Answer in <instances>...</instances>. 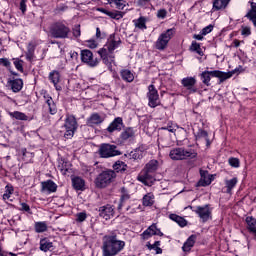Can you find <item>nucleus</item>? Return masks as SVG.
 Returning a JSON list of instances; mask_svg holds the SVG:
<instances>
[{
	"label": "nucleus",
	"mask_w": 256,
	"mask_h": 256,
	"mask_svg": "<svg viewBox=\"0 0 256 256\" xmlns=\"http://www.w3.org/2000/svg\"><path fill=\"white\" fill-rule=\"evenodd\" d=\"M102 241V256H116L125 249V241L119 240L115 233L105 235Z\"/></svg>",
	"instance_id": "nucleus-1"
},
{
	"label": "nucleus",
	"mask_w": 256,
	"mask_h": 256,
	"mask_svg": "<svg viewBox=\"0 0 256 256\" xmlns=\"http://www.w3.org/2000/svg\"><path fill=\"white\" fill-rule=\"evenodd\" d=\"M119 45H121V38H117L115 37V34H111L108 38L107 44L98 51V54L105 65L111 66V64L115 61L113 51H115Z\"/></svg>",
	"instance_id": "nucleus-2"
},
{
	"label": "nucleus",
	"mask_w": 256,
	"mask_h": 256,
	"mask_svg": "<svg viewBox=\"0 0 256 256\" xmlns=\"http://www.w3.org/2000/svg\"><path fill=\"white\" fill-rule=\"evenodd\" d=\"M235 73H239V69H234L230 72H223L219 70H213V71H204L200 74L201 81L204 83V85H211V77H217L219 79L220 83H223V81H227V79H231Z\"/></svg>",
	"instance_id": "nucleus-3"
},
{
	"label": "nucleus",
	"mask_w": 256,
	"mask_h": 256,
	"mask_svg": "<svg viewBox=\"0 0 256 256\" xmlns=\"http://www.w3.org/2000/svg\"><path fill=\"white\" fill-rule=\"evenodd\" d=\"M169 157L172 161H185L187 159H195L197 152L193 149H186L185 147H176L170 150Z\"/></svg>",
	"instance_id": "nucleus-4"
},
{
	"label": "nucleus",
	"mask_w": 256,
	"mask_h": 256,
	"mask_svg": "<svg viewBox=\"0 0 256 256\" xmlns=\"http://www.w3.org/2000/svg\"><path fill=\"white\" fill-rule=\"evenodd\" d=\"M117 177V174L113 170H106L100 173L95 179V185L98 189H105L113 183V179Z\"/></svg>",
	"instance_id": "nucleus-5"
},
{
	"label": "nucleus",
	"mask_w": 256,
	"mask_h": 256,
	"mask_svg": "<svg viewBox=\"0 0 256 256\" xmlns=\"http://www.w3.org/2000/svg\"><path fill=\"white\" fill-rule=\"evenodd\" d=\"M173 35H175V28H170L163 32L155 43L156 49H158V51H164V49H167V45H169V41H171Z\"/></svg>",
	"instance_id": "nucleus-6"
},
{
	"label": "nucleus",
	"mask_w": 256,
	"mask_h": 256,
	"mask_svg": "<svg viewBox=\"0 0 256 256\" xmlns=\"http://www.w3.org/2000/svg\"><path fill=\"white\" fill-rule=\"evenodd\" d=\"M69 27L63 23H56L52 26L50 33L54 39H67L70 33Z\"/></svg>",
	"instance_id": "nucleus-7"
},
{
	"label": "nucleus",
	"mask_w": 256,
	"mask_h": 256,
	"mask_svg": "<svg viewBox=\"0 0 256 256\" xmlns=\"http://www.w3.org/2000/svg\"><path fill=\"white\" fill-rule=\"evenodd\" d=\"M64 137L65 139H71L75 132L77 131V119L73 115H68L64 123Z\"/></svg>",
	"instance_id": "nucleus-8"
},
{
	"label": "nucleus",
	"mask_w": 256,
	"mask_h": 256,
	"mask_svg": "<svg viewBox=\"0 0 256 256\" xmlns=\"http://www.w3.org/2000/svg\"><path fill=\"white\" fill-rule=\"evenodd\" d=\"M100 157L109 159V157H117L121 152L117 150V146L111 144H102L99 149Z\"/></svg>",
	"instance_id": "nucleus-9"
},
{
	"label": "nucleus",
	"mask_w": 256,
	"mask_h": 256,
	"mask_svg": "<svg viewBox=\"0 0 256 256\" xmlns=\"http://www.w3.org/2000/svg\"><path fill=\"white\" fill-rule=\"evenodd\" d=\"M189 208L202 219L203 223L209 221V218L211 217V208H209V204L197 206L196 209H193V206H189Z\"/></svg>",
	"instance_id": "nucleus-10"
},
{
	"label": "nucleus",
	"mask_w": 256,
	"mask_h": 256,
	"mask_svg": "<svg viewBox=\"0 0 256 256\" xmlns=\"http://www.w3.org/2000/svg\"><path fill=\"white\" fill-rule=\"evenodd\" d=\"M118 141L120 145L135 141V130L131 127H125L123 131L120 133Z\"/></svg>",
	"instance_id": "nucleus-11"
},
{
	"label": "nucleus",
	"mask_w": 256,
	"mask_h": 256,
	"mask_svg": "<svg viewBox=\"0 0 256 256\" xmlns=\"http://www.w3.org/2000/svg\"><path fill=\"white\" fill-rule=\"evenodd\" d=\"M147 97L149 99V107L155 108L159 105V92L155 89V85L151 84L148 86Z\"/></svg>",
	"instance_id": "nucleus-12"
},
{
	"label": "nucleus",
	"mask_w": 256,
	"mask_h": 256,
	"mask_svg": "<svg viewBox=\"0 0 256 256\" xmlns=\"http://www.w3.org/2000/svg\"><path fill=\"white\" fill-rule=\"evenodd\" d=\"M81 61L89 65V67H97L99 60L93 58V52L91 50L84 49L81 51Z\"/></svg>",
	"instance_id": "nucleus-13"
},
{
	"label": "nucleus",
	"mask_w": 256,
	"mask_h": 256,
	"mask_svg": "<svg viewBox=\"0 0 256 256\" xmlns=\"http://www.w3.org/2000/svg\"><path fill=\"white\" fill-rule=\"evenodd\" d=\"M100 217L109 221L115 215V208L111 204L104 205L98 209Z\"/></svg>",
	"instance_id": "nucleus-14"
},
{
	"label": "nucleus",
	"mask_w": 256,
	"mask_h": 256,
	"mask_svg": "<svg viewBox=\"0 0 256 256\" xmlns=\"http://www.w3.org/2000/svg\"><path fill=\"white\" fill-rule=\"evenodd\" d=\"M125 129V124L123 123V118L116 117L110 125L107 127L108 133H115V131H121Z\"/></svg>",
	"instance_id": "nucleus-15"
},
{
	"label": "nucleus",
	"mask_w": 256,
	"mask_h": 256,
	"mask_svg": "<svg viewBox=\"0 0 256 256\" xmlns=\"http://www.w3.org/2000/svg\"><path fill=\"white\" fill-rule=\"evenodd\" d=\"M181 83L185 89L190 91V93H196L195 85L197 84V79L195 77H186L181 80Z\"/></svg>",
	"instance_id": "nucleus-16"
},
{
	"label": "nucleus",
	"mask_w": 256,
	"mask_h": 256,
	"mask_svg": "<svg viewBox=\"0 0 256 256\" xmlns=\"http://www.w3.org/2000/svg\"><path fill=\"white\" fill-rule=\"evenodd\" d=\"M8 85L11 87L13 93H19L23 89V79L14 78L8 81Z\"/></svg>",
	"instance_id": "nucleus-17"
},
{
	"label": "nucleus",
	"mask_w": 256,
	"mask_h": 256,
	"mask_svg": "<svg viewBox=\"0 0 256 256\" xmlns=\"http://www.w3.org/2000/svg\"><path fill=\"white\" fill-rule=\"evenodd\" d=\"M200 176L201 179L198 182V185L200 187H207L209 186V184L211 183V175H209V171L207 170H200Z\"/></svg>",
	"instance_id": "nucleus-18"
},
{
	"label": "nucleus",
	"mask_w": 256,
	"mask_h": 256,
	"mask_svg": "<svg viewBox=\"0 0 256 256\" xmlns=\"http://www.w3.org/2000/svg\"><path fill=\"white\" fill-rule=\"evenodd\" d=\"M72 187L75 191H85V180L79 176L73 177Z\"/></svg>",
	"instance_id": "nucleus-19"
},
{
	"label": "nucleus",
	"mask_w": 256,
	"mask_h": 256,
	"mask_svg": "<svg viewBox=\"0 0 256 256\" xmlns=\"http://www.w3.org/2000/svg\"><path fill=\"white\" fill-rule=\"evenodd\" d=\"M41 191H47L48 193H55L57 191V184L53 180H47L41 183Z\"/></svg>",
	"instance_id": "nucleus-20"
},
{
	"label": "nucleus",
	"mask_w": 256,
	"mask_h": 256,
	"mask_svg": "<svg viewBox=\"0 0 256 256\" xmlns=\"http://www.w3.org/2000/svg\"><path fill=\"white\" fill-rule=\"evenodd\" d=\"M151 173L152 172L143 170L141 174L138 176V181H140L141 183H144V185H149V183H153L154 179Z\"/></svg>",
	"instance_id": "nucleus-21"
},
{
	"label": "nucleus",
	"mask_w": 256,
	"mask_h": 256,
	"mask_svg": "<svg viewBox=\"0 0 256 256\" xmlns=\"http://www.w3.org/2000/svg\"><path fill=\"white\" fill-rule=\"evenodd\" d=\"M104 119L99 115V113H93L87 120V125L89 127H93V125H101L103 123Z\"/></svg>",
	"instance_id": "nucleus-22"
},
{
	"label": "nucleus",
	"mask_w": 256,
	"mask_h": 256,
	"mask_svg": "<svg viewBox=\"0 0 256 256\" xmlns=\"http://www.w3.org/2000/svg\"><path fill=\"white\" fill-rule=\"evenodd\" d=\"M195 138L196 141H205L207 147H209V145H211V142L209 141V134L207 133V131L203 130V129H199L198 132L195 134Z\"/></svg>",
	"instance_id": "nucleus-23"
},
{
	"label": "nucleus",
	"mask_w": 256,
	"mask_h": 256,
	"mask_svg": "<svg viewBox=\"0 0 256 256\" xmlns=\"http://www.w3.org/2000/svg\"><path fill=\"white\" fill-rule=\"evenodd\" d=\"M195 241H197V236L191 235L182 246V251H184L185 253H189V251H191V248L195 245Z\"/></svg>",
	"instance_id": "nucleus-24"
},
{
	"label": "nucleus",
	"mask_w": 256,
	"mask_h": 256,
	"mask_svg": "<svg viewBox=\"0 0 256 256\" xmlns=\"http://www.w3.org/2000/svg\"><path fill=\"white\" fill-rule=\"evenodd\" d=\"M157 224H152L149 226L142 234V239L147 240L150 237H153L157 233Z\"/></svg>",
	"instance_id": "nucleus-25"
},
{
	"label": "nucleus",
	"mask_w": 256,
	"mask_h": 256,
	"mask_svg": "<svg viewBox=\"0 0 256 256\" xmlns=\"http://www.w3.org/2000/svg\"><path fill=\"white\" fill-rule=\"evenodd\" d=\"M44 97L46 99V107L48 108L50 115H55L57 113V105H55V101H53L51 96Z\"/></svg>",
	"instance_id": "nucleus-26"
},
{
	"label": "nucleus",
	"mask_w": 256,
	"mask_h": 256,
	"mask_svg": "<svg viewBox=\"0 0 256 256\" xmlns=\"http://www.w3.org/2000/svg\"><path fill=\"white\" fill-rule=\"evenodd\" d=\"M245 17H247V19H249V21L253 23L254 27H256V3L255 2H251V9L248 11Z\"/></svg>",
	"instance_id": "nucleus-27"
},
{
	"label": "nucleus",
	"mask_w": 256,
	"mask_h": 256,
	"mask_svg": "<svg viewBox=\"0 0 256 256\" xmlns=\"http://www.w3.org/2000/svg\"><path fill=\"white\" fill-rule=\"evenodd\" d=\"M53 249V242H51L47 238H43L40 240V251L47 253V251H51Z\"/></svg>",
	"instance_id": "nucleus-28"
},
{
	"label": "nucleus",
	"mask_w": 256,
	"mask_h": 256,
	"mask_svg": "<svg viewBox=\"0 0 256 256\" xmlns=\"http://www.w3.org/2000/svg\"><path fill=\"white\" fill-rule=\"evenodd\" d=\"M246 223L248 225L247 229L250 233L256 237V219L253 216L246 217Z\"/></svg>",
	"instance_id": "nucleus-29"
},
{
	"label": "nucleus",
	"mask_w": 256,
	"mask_h": 256,
	"mask_svg": "<svg viewBox=\"0 0 256 256\" xmlns=\"http://www.w3.org/2000/svg\"><path fill=\"white\" fill-rule=\"evenodd\" d=\"M231 0H213V10L220 11V9H225Z\"/></svg>",
	"instance_id": "nucleus-30"
},
{
	"label": "nucleus",
	"mask_w": 256,
	"mask_h": 256,
	"mask_svg": "<svg viewBox=\"0 0 256 256\" xmlns=\"http://www.w3.org/2000/svg\"><path fill=\"white\" fill-rule=\"evenodd\" d=\"M159 168V161L157 160H150L145 168L144 171H147L148 173H155V171H157V169Z\"/></svg>",
	"instance_id": "nucleus-31"
},
{
	"label": "nucleus",
	"mask_w": 256,
	"mask_h": 256,
	"mask_svg": "<svg viewBox=\"0 0 256 256\" xmlns=\"http://www.w3.org/2000/svg\"><path fill=\"white\" fill-rule=\"evenodd\" d=\"M169 219H171V221H175V223H177L180 227H187V220L177 214H170Z\"/></svg>",
	"instance_id": "nucleus-32"
},
{
	"label": "nucleus",
	"mask_w": 256,
	"mask_h": 256,
	"mask_svg": "<svg viewBox=\"0 0 256 256\" xmlns=\"http://www.w3.org/2000/svg\"><path fill=\"white\" fill-rule=\"evenodd\" d=\"M113 169L116 171V173H125L127 171V164L121 160H118L113 165Z\"/></svg>",
	"instance_id": "nucleus-33"
},
{
	"label": "nucleus",
	"mask_w": 256,
	"mask_h": 256,
	"mask_svg": "<svg viewBox=\"0 0 256 256\" xmlns=\"http://www.w3.org/2000/svg\"><path fill=\"white\" fill-rule=\"evenodd\" d=\"M142 203L144 207H151L155 203V196L151 193L146 194L143 197Z\"/></svg>",
	"instance_id": "nucleus-34"
},
{
	"label": "nucleus",
	"mask_w": 256,
	"mask_h": 256,
	"mask_svg": "<svg viewBox=\"0 0 256 256\" xmlns=\"http://www.w3.org/2000/svg\"><path fill=\"white\" fill-rule=\"evenodd\" d=\"M237 183H238L237 177H234L230 180H225L226 193H231V191L235 189V186L237 185Z\"/></svg>",
	"instance_id": "nucleus-35"
},
{
	"label": "nucleus",
	"mask_w": 256,
	"mask_h": 256,
	"mask_svg": "<svg viewBox=\"0 0 256 256\" xmlns=\"http://www.w3.org/2000/svg\"><path fill=\"white\" fill-rule=\"evenodd\" d=\"M121 77L123 81H126L127 83H133L135 79V76L130 72V70H122Z\"/></svg>",
	"instance_id": "nucleus-36"
},
{
	"label": "nucleus",
	"mask_w": 256,
	"mask_h": 256,
	"mask_svg": "<svg viewBox=\"0 0 256 256\" xmlns=\"http://www.w3.org/2000/svg\"><path fill=\"white\" fill-rule=\"evenodd\" d=\"M10 117L17 119L18 121H27V119H29V116H26L25 113L20 111L10 112Z\"/></svg>",
	"instance_id": "nucleus-37"
},
{
	"label": "nucleus",
	"mask_w": 256,
	"mask_h": 256,
	"mask_svg": "<svg viewBox=\"0 0 256 256\" xmlns=\"http://www.w3.org/2000/svg\"><path fill=\"white\" fill-rule=\"evenodd\" d=\"M49 79L53 83V85L56 87V89L59 91V88L57 87V83H59L60 75L57 71H53L49 74Z\"/></svg>",
	"instance_id": "nucleus-38"
},
{
	"label": "nucleus",
	"mask_w": 256,
	"mask_h": 256,
	"mask_svg": "<svg viewBox=\"0 0 256 256\" xmlns=\"http://www.w3.org/2000/svg\"><path fill=\"white\" fill-rule=\"evenodd\" d=\"M125 157H127V159H134L137 161V159H141L143 155L141 154V151L133 150L130 153L125 154Z\"/></svg>",
	"instance_id": "nucleus-39"
},
{
	"label": "nucleus",
	"mask_w": 256,
	"mask_h": 256,
	"mask_svg": "<svg viewBox=\"0 0 256 256\" xmlns=\"http://www.w3.org/2000/svg\"><path fill=\"white\" fill-rule=\"evenodd\" d=\"M106 15L110 17V19H116V21H119V19H123V13L119 11H109L106 12Z\"/></svg>",
	"instance_id": "nucleus-40"
},
{
	"label": "nucleus",
	"mask_w": 256,
	"mask_h": 256,
	"mask_svg": "<svg viewBox=\"0 0 256 256\" xmlns=\"http://www.w3.org/2000/svg\"><path fill=\"white\" fill-rule=\"evenodd\" d=\"M35 231H36V233H45V231H47V223L46 222H36L35 223Z\"/></svg>",
	"instance_id": "nucleus-41"
},
{
	"label": "nucleus",
	"mask_w": 256,
	"mask_h": 256,
	"mask_svg": "<svg viewBox=\"0 0 256 256\" xmlns=\"http://www.w3.org/2000/svg\"><path fill=\"white\" fill-rule=\"evenodd\" d=\"M146 21L145 17H140L137 20H134L135 27L138 29H147V25L145 24Z\"/></svg>",
	"instance_id": "nucleus-42"
},
{
	"label": "nucleus",
	"mask_w": 256,
	"mask_h": 256,
	"mask_svg": "<svg viewBox=\"0 0 256 256\" xmlns=\"http://www.w3.org/2000/svg\"><path fill=\"white\" fill-rule=\"evenodd\" d=\"M109 3H115L116 9L123 10L125 9V1L123 0H109Z\"/></svg>",
	"instance_id": "nucleus-43"
},
{
	"label": "nucleus",
	"mask_w": 256,
	"mask_h": 256,
	"mask_svg": "<svg viewBox=\"0 0 256 256\" xmlns=\"http://www.w3.org/2000/svg\"><path fill=\"white\" fill-rule=\"evenodd\" d=\"M14 66L17 69V71H20V73H23V60L16 59L14 61Z\"/></svg>",
	"instance_id": "nucleus-44"
},
{
	"label": "nucleus",
	"mask_w": 256,
	"mask_h": 256,
	"mask_svg": "<svg viewBox=\"0 0 256 256\" xmlns=\"http://www.w3.org/2000/svg\"><path fill=\"white\" fill-rule=\"evenodd\" d=\"M228 163L231 167H235V168L239 167V165H240L239 159L238 158H233V157L229 158Z\"/></svg>",
	"instance_id": "nucleus-45"
},
{
	"label": "nucleus",
	"mask_w": 256,
	"mask_h": 256,
	"mask_svg": "<svg viewBox=\"0 0 256 256\" xmlns=\"http://www.w3.org/2000/svg\"><path fill=\"white\" fill-rule=\"evenodd\" d=\"M241 35H243L244 37H249V35H251V27L242 26Z\"/></svg>",
	"instance_id": "nucleus-46"
},
{
	"label": "nucleus",
	"mask_w": 256,
	"mask_h": 256,
	"mask_svg": "<svg viewBox=\"0 0 256 256\" xmlns=\"http://www.w3.org/2000/svg\"><path fill=\"white\" fill-rule=\"evenodd\" d=\"M72 33L74 37H81V25H75Z\"/></svg>",
	"instance_id": "nucleus-47"
},
{
	"label": "nucleus",
	"mask_w": 256,
	"mask_h": 256,
	"mask_svg": "<svg viewBox=\"0 0 256 256\" xmlns=\"http://www.w3.org/2000/svg\"><path fill=\"white\" fill-rule=\"evenodd\" d=\"M0 65L9 69V67H11V62L8 58H0Z\"/></svg>",
	"instance_id": "nucleus-48"
},
{
	"label": "nucleus",
	"mask_w": 256,
	"mask_h": 256,
	"mask_svg": "<svg viewBox=\"0 0 256 256\" xmlns=\"http://www.w3.org/2000/svg\"><path fill=\"white\" fill-rule=\"evenodd\" d=\"M158 19H165L167 17V10L166 9H160L157 12Z\"/></svg>",
	"instance_id": "nucleus-49"
},
{
	"label": "nucleus",
	"mask_w": 256,
	"mask_h": 256,
	"mask_svg": "<svg viewBox=\"0 0 256 256\" xmlns=\"http://www.w3.org/2000/svg\"><path fill=\"white\" fill-rule=\"evenodd\" d=\"M201 48V44L197 43V41H192V44L190 46V51H197Z\"/></svg>",
	"instance_id": "nucleus-50"
},
{
	"label": "nucleus",
	"mask_w": 256,
	"mask_h": 256,
	"mask_svg": "<svg viewBox=\"0 0 256 256\" xmlns=\"http://www.w3.org/2000/svg\"><path fill=\"white\" fill-rule=\"evenodd\" d=\"M85 219H87V213L80 212L77 214V221H79L80 223H83V221H85Z\"/></svg>",
	"instance_id": "nucleus-51"
},
{
	"label": "nucleus",
	"mask_w": 256,
	"mask_h": 256,
	"mask_svg": "<svg viewBox=\"0 0 256 256\" xmlns=\"http://www.w3.org/2000/svg\"><path fill=\"white\" fill-rule=\"evenodd\" d=\"M211 31H213V25H208L202 29L201 33L202 35H208Z\"/></svg>",
	"instance_id": "nucleus-52"
},
{
	"label": "nucleus",
	"mask_w": 256,
	"mask_h": 256,
	"mask_svg": "<svg viewBox=\"0 0 256 256\" xmlns=\"http://www.w3.org/2000/svg\"><path fill=\"white\" fill-rule=\"evenodd\" d=\"M161 245V241H155L154 244L148 243L147 248L151 251L153 249H157Z\"/></svg>",
	"instance_id": "nucleus-53"
},
{
	"label": "nucleus",
	"mask_w": 256,
	"mask_h": 256,
	"mask_svg": "<svg viewBox=\"0 0 256 256\" xmlns=\"http://www.w3.org/2000/svg\"><path fill=\"white\" fill-rule=\"evenodd\" d=\"M129 197H130L129 193L121 195V198H120L121 203L119 204L118 209H121L123 207V201H127V199H129Z\"/></svg>",
	"instance_id": "nucleus-54"
},
{
	"label": "nucleus",
	"mask_w": 256,
	"mask_h": 256,
	"mask_svg": "<svg viewBox=\"0 0 256 256\" xmlns=\"http://www.w3.org/2000/svg\"><path fill=\"white\" fill-rule=\"evenodd\" d=\"M20 205V211H26V213H31V207H29L27 203L23 202Z\"/></svg>",
	"instance_id": "nucleus-55"
},
{
	"label": "nucleus",
	"mask_w": 256,
	"mask_h": 256,
	"mask_svg": "<svg viewBox=\"0 0 256 256\" xmlns=\"http://www.w3.org/2000/svg\"><path fill=\"white\" fill-rule=\"evenodd\" d=\"M20 11L25 14V11H27V0H21L20 2Z\"/></svg>",
	"instance_id": "nucleus-56"
},
{
	"label": "nucleus",
	"mask_w": 256,
	"mask_h": 256,
	"mask_svg": "<svg viewBox=\"0 0 256 256\" xmlns=\"http://www.w3.org/2000/svg\"><path fill=\"white\" fill-rule=\"evenodd\" d=\"M88 47L90 49H97V42H95L94 40H89L88 41Z\"/></svg>",
	"instance_id": "nucleus-57"
},
{
	"label": "nucleus",
	"mask_w": 256,
	"mask_h": 256,
	"mask_svg": "<svg viewBox=\"0 0 256 256\" xmlns=\"http://www.w3.org/2000/svg\"><path fill=\"white\" fill-rule=\"evenodd\" d=\"M58 168H59V170L61 171V173H62V175H67V172L69 171V169H67L66 167H65V165H59L58 166Z\"/></svg>",
	"instance_id": "nucleus-58"
},
{
	"label": "nucleus",
	"mask_w": 256,
	"mask_h": 256,
	"mask_svg": "<svg viewBox=\"0 0 256 256\" xmlns=\"http://www.w3.org/2000/svg\"><path fill=\"white\" fill-rule=\"evenodd\" d=\"M149 1L151 0H138V5H140L141 7H145V5L149 3Z\"/></svg>",
	"instance_id": "nucleus-59"
},
{
	"label": "nucleus",
	"mask_w": 256,
	"mask_h": 256,
	"mask_svg": "<svg viewBox=\"0 0 256 256\" xmlns=\"http://www.w3.org/2000/svg\"><path fill=\"white\" fill-rule=\"evenodd\" d=\"M193 38L197 41H203V34H194Z\"/></svg>",
	"instance_id": "nucleus-60"
},
{
	"label": "nucleus",
	"mask_w": 256,
	"mask_h": 256,
	"mask_svg": "<svg viewBox=\"0 0 256 256\" xmlns=\"http://www.w3.org/2000/svg\"><path fill=\"white\" fill-rule=\"evenodd\" d=\"M164 131H169V133H175V129L173 127L168 126V127H162Z\"/></svg>",
	"instance_id": "nucleus-61"
},
{
	"label": "nucleus",
	"mask_w": 256,
	"mask_h": 256,
	"mask_svg": "<svg viewBox=\"0 0 256 256\" xmlns=\"http://www.w3.org/2000/svg\"><path fill=\"white\" fill-rule=\"evenodd\" d=\"M13 188H12V186H9V185H7L6 186V192L5 193H9V195H13Z\"/></svg>",
	"instance_id": "nucleus-62"
},
{
	"label": "nucleus",
	"mask_w": 256,
	"mask_h": 256,
	"mask_svg": "<svg viewBox=\"0 0 256 256\" xmlns=\"http://www.w3.org/2000/svg\"><path fill=\"white\" fill-rule=\"evenodd\" d=\"M7 199H11V194H9V193H4V194H3V200H4V201H7Z\"/></svg>",
	"instance_id": "nucleus-63"
},
{
	"label": "nucleus",
	"mask_w": 256,
	"mask_h": 256,
	"mask_svg": "<svg viewBox=\"0 0 256 256\" xmlns=\"http://www.w3.org/2000/svg\"><path fill=\"white\" fill-rule=\"evenodd\" d=\"M96 37L97 39L101 38V30L99 28H96Z\"/></svg>",
	"instance_id": "nucleus-64"
}]
</instances>
